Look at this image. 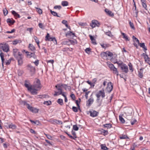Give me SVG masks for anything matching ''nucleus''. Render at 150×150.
<instances>
[{
	"mask_svg": "<svg viewBox=\"0 0 150 150\" xmlns=\"http://www.w3.org/2000/svg\"><path fill=\"white\" fill-rule=\"evenodd\" d=\"M121 69L122 70L126 73L127 72L128 69L127 66L125 64H123L121 66Z\"/></svg>",
	"mask_w": 150,
	"mask_h": 150,
	"instance_id": "9b49d317",
	"label": "nucleus"
},
{
	"mask_svg": "<svg viewBox=\"0 0 150 150\" xmlns=\"http://www.w3.org/2000/svg\"><path fill=\"white\" fill-rule=\"evenodd\" d=\"M100 24L98 21L96 20H93L92 21L91 23L90 24V25L92 28H94L96 26L99 27Z\"/></svg>",
	"mask_w": 150,
	"mask_h": 150,
	"instance_id": "6e6552de",
	"label": "nucleus"
},
{
	"mask_svg": "<svg viewBox=\"0 0 150 150\" xmlns=\"http://www.w3.org/2000/svg\"><path fill=\"white\" fill-rule=\"evenodd\" d=\"M36 9V11L40 14H42V10L40 8L37 7H35Z\"/></svg>",
	"mask_w": 150,
	"mask_h": 150,
	"instance_id": "2f4dec72",
	"label": "nucleus"
},
{
	"mask_svg": "<svg viewBox=\"0 0 150 150\" xmlns=\"http://www.w3.org/2000/svg\"><path fill=\"white\" fill-rule=\"evenodd\" d=\"M55 87L57 88L58 91H62V87L65 88V89H66L67 88L69 89H70V86H68L66 84H59L55 86Z\"/></svg>",
	"mask_w": 150,
	"mask_h": 150,
	"instance_id": "20e7f679",
	"label": "nucleus"
},
{
	"mask_svg": "<svg viewBox=\"0 0 150 150\" xmlns=\"http://www.w3.org/2000/svg\"><path fill=\"white\" fill-rule=\"evenodd\" d=\"M5 124L8 125V126H7V125H5L6 127L7 128H9L14 129H15L16 128V126L15 125L13 124L12 123H11L10 125H8V123H6Z\"/></svg>",
	"mask_w": 150,
	"mask_h": 150,
	"instance_id": "f8f14e48",
	"label": "nucleus"
},
{
	"mask_svg": "<svg viewBox=\"0 0 150 150\" xmlns=\"http://www.w3.org/2000/svg\"><path fill=\"white\" fill-rule=\"evenodd\" d=\"M33 30V28H27V31H29L30 33H31V32H32V31Z\"/></svg>",
	"mask_w": 150,
	"mask_h": 150,
	"instance_id": "774afa93",
	"label": "nucleus"
},
{
	"mask_svg": "<svg viewBox=\"0 0 150 150\" xmlns=\"http://www.w3.org/2000/svg\"><path fill=\"white\" fill-rule=\"evenodd\" d=\"M106 55H107V57H111L113 56V54L112 53L110 52L109 51H106Z\"/></svg>",
	"mask_w": 150,
	"mask_h": 150,
	"instance_id": "393cba45",
	"label": "nucleus"
},
{
	"mask_svg": "<svg viewBox=\"0 0 150 150\" xmlns=\"http://www.w3.org/2000/svg\"><path fill=\"white\" fill-rule=\"evenodd\" d=\"M90 39L91 40L92 43L94 45H96L97 43L96 41L94 39V37L92 35H89Z\"/></svg>",
	"mask_w": 150,
	"mask_h": 150,
	"instance_id": "f3484780",
	"label": "nucleus"
},
{
	"mask_svg": "<svg viewBox=\"0 0 150 150\" xmlns=\"http://www.w3.org/2000/svg\"><path fill=\"white\" fill-rule=\"evenodd\" d=\"M53 121L54 124L56 123L57 124H62V122L59 120H53Z\"/></svg>",
	"mask_w": 150,
	"mask_h": 150,
	"instance_id": "aec40b11",
	"label": "nucleus"
},
{
	"mask_svg": "<svg viewBox=\"0 0 150 150\" xmlns=\"http://www.w3.org/2000/svg\"><path fill=\"white\" fill-rule=\"evenodd\" d=\"M121 34L123 36V38L125 39L126 41L129 40L128 37L126 35V34H125V33H121Z\"/></svg>",
	"mask_w": 150,
	"mask_h": 150,
	"instance_id": "473e14b6",
	"label": "nucleus"
},
{
	"mask_svg": "<svg viewBox=\"0 0 150 150\" xmlns=\"http://www.w3.org/2000/svg\"><path fill=\"white\" fill-rule=\"evenodd\" d=\"M13 55L18 61V65L21 66L23 64V56L17 49H14L13 50Z\"/></svg>",
	"mask_w": 150,
	"mask_h": 150,
	"instance_id": "f03ea898",
	"label": "nucleus"
},
{
	"mask_svg": "<svg viewBox=\"0 0 150 150\" xmlns=\"http://www.w3.org/2000/svg\"><path fill=\"white\" fill-rule=\"evenodd\" d=\"M66 36H72L73 37H74L75 36V34L72 33L71 32H68L66 34Z\"/></svg>",
	"mask_w": 150,
	"mask_h": 150,
	"instance_id": "cd10ccee",
	"label": "nucleus"
},
{
	"mask_svg": "<svg viewBox=\"0 0 150 150\" xmlns=\"http://www.w3.org/2000/svg\"><path fill=\"white\" fill-rule=\"evenodd\" d=\"M119 120L120 122L122 123H124L125 122V120H124V118L122 117V116L121 115H119Z\"/></svg>",
	"mask_w": 150,
	"mask_h": 150,
	"instance_id": "c9c22d12",
	"label": "nucleus"
},
{
	"mask_svg": "<svg viewBox=\"0 0 150 150\" xmlns=\"http://www.w3.org/2000/svg\"><path fill=\"white\" fill-rule=\"evenodd\" d=\"M72 109L74 112H77L78 111V109L76 107L73 106L72 107Z\"/></svg>",
	"mask_w": 150,
	"mask_h": 150,
	"instance_id": "6e6d98bb",
	"label": "nucleus"
},
{
	"mask_svg": "<svg viewBox=\"0 0 150 150\" xmlns=\"http://www.w3.org/2000/svg\"><path fill=\"white\" fill-rule=\"evenodd\" d=\"M120 138L121 139H125L126 138H128V137L126 135H123L120 136Z\"/></svg>",
	"mask_w": 150,
	"mask_h": 150,
	"instance_id": "8fccbe9b",
	"label": "nucleus"
},
{
	"mask_svg": "<svg viewBox=\"0 0 150 150\" xmlns=\"http://www.w3.org/2000/svg\"><path fill=\"white\" fill-rule=\"evenodd\" d=\"M141 1L142 2V4L143 7L145 8V9H146V5L145 3V0H141Z\"/></svg>",
	"mask_w": 150,
	"mask_h": 150,
	"instance_id": "a878e982",
	"label": "nucleus"
},
{
	"mask_svg": "<svg viewBox=\"0 0 150 150\" xmlns=\"http://www.w3.org/2000/svg\"><path fill=\"white\" fill-rule=\"evenodd\" d=\"M3 12L4 16L6 15L8 13V11L6 9H4L3 10Z\"/></svg>",
	"mask_w": 150,
	"mask_h": 150,
	"instance_id": "c03bdc74",
	"label": "nucleus"
},
{
	"mask_svg": "<svg viewBox=\"0 0 150 150\" xmlns=\"http://www.w3.org/2000/svg\"><path fill=\"white\" fill-rule=\"evenodd\" d=\"M57 102L58 103L61 105H63V100L62 99H61L60 98L57 101Z\"/></svg>",
	"mask_w": 150,
	"mask_h": 150,
	"instance_id": "f704fd0d",
	"label": "nucleus"
},
{
	"mask_svg": "<svg viewBox=\"0 0 150 150\" xmlns=\"http://www.w3.org/2000/svg\"><path fill=\"white\" fill-rule=\"evenodd\" d=\"M30 132L34 134H37V133L35 131H34L32 129H30Z\"/></svg>",
	"mask_w": 150,
	"mask_h": 150,
	"instance_id": "338daca9",
	"label": "nucleus"
},
{
	"mask_svg": "<svg viewBox=\"0 0 150 150\" xmlns=\"http://www.w3.org/2000/svg\"><path fill=\"white\" fill-rule=\"evenodd\" d=\"M138 76L139 77H140L141 78H142L143 76V73L140 72H139Z\"/></svg>",
	"mask_w": 150,
	"mask_h": 150,
	"instance_id": "69168bd1",
	"label": "nucleus"
},
{
	"mask_svg": "<svg viewBox=\"0 0 150 150\" xmlns=\"http://www.w3.org/2000/svg\"><path fill=\"white\" fill-rule=\"evenodd\" d=\"M28 47L29 49L31 51H34L35 50V47L33 45L30 44L29 45Z\"/></svg>",
	"mask_w": 150,
	"mask_h": 150,
	"instance_id": "dca6fc26",
	"label": "nucleus"
},
{
	"mask_svg": "<svg viewBox=\"0 0 150 150\" xmlns=\"http://www.w3.org/2000/svg\"><path fill=\"white\" fill-rule=\"evenodd\" d=\"M61 4L63 6H67L68 5V3L67 1H62Z\"/></svg>",
	"mask_w": 150,
	"mask_h": 150,
	"instance_id": "c85d7f7f",
	"label": "nucleus"
},
{
	"mask_svg": "<svg viewBox=\"0 0 150 150\" xmlns=\"http://www.w3.org/2000/svg\"><path fill=\"white\" fill-rule=\"evenodd\" d=\"M105 11L108 15L110 16H113V13H112L111 11H109L108 9H106L105 10Z\"/></svg>",
	"mask_w": 150,
	"mask_h": 150,
	"instance_id": "a211bd4d",
	"label": "nucleus"
},
{
	"mask_svg": "<svg viewBox=\"0 0 150 150\" xmlns=\"http://www.w3.org/2000/svg\"><path fill=\"white\" fill-rule=\"evenodd\" d=\"M0 56L1 57L2 62V65L3 66V64L4 63V54L2 52H1L0 54Z\"/></svg>",
	"mask_w": 150,
	"mask_h": 150,
	"instance_id": "412c9836",
	"label": "nucleus"
},
{
	"mask_svg": "<svg viewBox=\"0 0 150 150\" xmlns=\"http://www.w3.org/2000/svg\"><path fill=\"white\" fill-rule=\"evenodd\" d=\"M108 67L110 69V70H111L113 68V67H115L114 65L112 64H108Z\"/></svg>",
	"mask_w": 150,
	"mask_h": 150,
	"instance_id": "49530a36",
	"label": "nucleus"
},
{
	"mask_svg": "<svg viewBox=\"0 0 150 150\" xmlns=\"http://www.w3.org/2000/svg\"><path fill=\"white\" fill-rule=\"evenodd\" d=\"M105 34L110 37H112L113 36L111 34V33L110 31L106 32L105 33Z\"/></svg>",
	"mask_w": 150,
	"mask_h": 150,
	"instance_id": "09e8293b",
	"label": "nucleus"
},
{
	"mask_svg": "<svg viewBox=\"0 0 150 150\" xmlns=\"http://www.w3.org/2000/svg\"><path fill=\"white\" fill-rule=\"evenodd\" d=\"M97 97L100 98V96L102 98H104L105 96V93L104 90L99 91L96 94Z\"/></svg>",
	"mask_w": 150,
	"mask_h": 150,
	"instance_id": "0eeeda50",
	"label": "nucleus"
},
{
	"mask_svg": "<svg viewBox=\"0 0 150 150\" xmlns=\"http://www.w3.org/2000/svg\"><path fill=\"white\" fill-rule=\"evenodd\" d=\"M125 113L127 115V119H128V118L127 117V116H129V115H131V114H132V110H129V112H127Z\"/></svg>",
	"mask_w": 150,
	"mask_h": 150,
	"instance_id": "37998d69",
	"label": "nucleus"
},
{
	"mask_svg": "<svg viewBox=\"0 0 150 150\" xmlns=\"http://www.w3.org/2000/svg\"><path fill=\"white\" fill-rule=\"evenodd\" d=\"M115 63H116L117 64L119 65H122V64L123 62L121 61H116Z\"/></svg>",
	"mask_w": 150,
	"mask_h": 150,
	"instance_id": "3c124183",
	"label": "nucleus"
},
{
	"mask_svg": "<svg viewBox=\"0 0 150 150\" xmlns=\"http://www.w3.org/2000/svg\"><path fill=\"white\" fill-rule=\"evenodd\" d=\"M21 41L20 40H16L13 41V45H16L18 43H21Z\"/></svg>",
	"mask_w": 150,
	"mask_h": 150,
	"instance_id": "4be33fe9",
	"label": "nucleus"
},
{
	"mask_svg": "<svg viewBox=\"0 0 150 150\" xmlns=\"http://www.w3.org/2000/svg\"><path fill=\"white\" fill-rule=\"evenodd\" d=\"M113 88V85L111 82H110L107 83V87L106 88L105 90L108 93H110L112 90Z\"/></svg>",
	"mask_w": 150,
	"mask_h": 150,
	"instance_id": "423d86ee",
	"label": "nucleus"
},
{
	"mask_svg": "<svg viewBox=\"0 0 150 150\" xmlns=\"http://www.w3.org/2000/svg\"><path fill=\"white\" fill-rule=\"evenodd\" d=\"M34 38L35 42H36V43L38 45V46H39V40L38 38L36 36H34Z\"/></svg>",
	"mask_w": 150,
	"mask_h": 150,
	"instance_id": "e433bc0d",
	"label": "nucleus"
},
{
	"mask_svg": "<svg viewBox=\"0 0 150 150\" xmlns=\"http://www.w3.org/2000/svg\"><path fill=\"white\" fill-rule=\"evenodd\" d=\"M139 45H140V46L141 47H142V48H143L145 51H146L147 50V48H146V47L144 43H140Z\"/></svg>",
	"mask_w": 150,
	"mask_h": 150,
	"instance_id": "72a5a7b5",
	"label": "nucleus"
},
{
	"mask_svg": "<svg viewBox=\"0 0 150 150\" xmlns=\"http://www.w3.org/2000/svg\"><path fill=\"white\" fill-rule=\"evenodd\" d=\"M73 129L75 131H77L79 129V128L76 125H74L73 126Z\"/></svg>",
	"mask_w": 150,
	"mask_h": 150,
	"instance_id": "603ef678",
	"label": "nucleus"
},
{
	"mask_svg": "<svg viewBox=\"0 0 150 150\" xmlns=\"http://www.w3.org/2000/svg\"><path fill=\"white\" fill-rule=\"evenodd\" d=\"M12 14L15 17H16L17 18H19L20 17V16L15 11H12Z\"/></svg>",
	"mask_w": 150,
	"mask_h": 150,
	"instance_id": "bb28decb",
	"label": "nucleus"
},
{
	"mask_svg": "<svg viewBox=\"0 0 150 150\" xmlns=\"http://www.w3.org/2000/svg\"><path fill=\"white\" fill-rule=\"evenodd\" d=\"M11 61V60L10 59H8V60H7L6 62H5L6 64L7 65H9Z\"/></svg>",
	"mask_w": 150,
	"mask_h": 150,
	"instance_id": "13d9d810",
	"label": "nucleus"
},
{
	"mask_svg": "<svg viewBox=\"0 0 150 150\" xmlns=\"http://www.w3.org/2000/svg\"><path fill=\"white\" fill-rule=\"evenodd\" d=\"M52 12V15H53L54 16H57L58 17H59L58 16L57 13L56 12L53 11V12Z\"/></svg>",
	"mask_w": 150,
	"mask_h": 150,
	"instance_id": "e2e57ef3",
	"label": "nucleus"
},
{
	"mask_svg": "<svg viewBox=\"0 0 150 150\" xmlns=\"http://www.w3.org/2000/svg\"><path fill=\"white\" fill-rule=\"evenodd\" d=\"M111 70L113 71V73L116 74L117 76L118 75V72L117 70V69L115 67Z\"/></svg>",
	"mask_w": 150,
	"mask_h": 150,
	"instance_id": "6ab92c4d",
	"label": "nucleus"
},
{
	"mask_svg": "<svg viewBox=\"0 0 150 150\" xmlns=\"http://www.w3.org/2000/svg\"><path fill=\"white\" fill-rule=\"evenodd\" d=\"M144 58L145 59V61L146 62L149 59V58L147 55L144 57Z\"/></svg>",
	"mask_w": 150,
	"mask_h": 150,
	"instance_id": "680f3d73",
	"label": "nucleus"
},
{
	"mask_svg": "<svg viewBox=\"0 0 150 150\" xmlns=\"http://www.w3.org/2000/svg\"><path fill=\"white\" fill-rule=\"evenodd\" d=\"M50 38H51L50 37L49 34L48 33H47L46 37H45V39L46 40H48L49 41V39H50Z\"/></svg>",
	"mask_w": 150,
	"mask_h": 150,
	"instance_id": "bf43d9fd",
	"label": "nucleus"
},
{
	"mask_svg": "<svg viewBox=\"0 0 150 150\" xmlns=\"http://www.w3.org/2000/svg\"><path fill=\"white\" fill-rule=\"evenodd\" d=\"M129 23L132 29H134V25L133 23H132L131 21H130L129 22Z\"/></svg>",
	"mask_w": 150,
	"mask_h": 150,
	"instance_id": "4d7b16f0",
	"label": "nucleus"
},
{
	"mask_svg": "<svg viewBox=\"0 0 150 150\" xmlns=\"http://www.w3.org/2000/svg\"><path fill=\"white\" fill-rule=\"evenodd\" d=\"M6 21L9 24V25H13L15 22V21L12 18H8L7 19Z\"/></svg>",
	"mask_w": 150,
	"mask_h": 150,
	"instance_id": "4468645a",
	"label": "nucleus"
},
{
	"mask_svg": "<svg viewBox=\"0 0 150 150\" xmlns=\"http://www.w3.org/2000/svg\"><path fill=\"white\" fill-rule=\"evenodd\" d=\"M90 116L92 117H96L97 116L98 114V112L94 110H92L90 111Z\"/></svg>",
	"mask_w": 150,
	"mask_h": 150,
	"instance_id": "9d476101",
	"label": "nucleus"
},
{
	"mask_svg": "<svg viewBox=\"0 0 150 150\" xmlns=\"http://www.w3.org/2000/svg\"><path fill=\"white\" fill-rule=\"evenodd\" d=\"M103 126L105 127H107V129L110 128L112 127V125L110 123L106 124L103 125Z\"/></svg>",
	"mask_w": 150,
	"mask_h": 150,
	"instance_id": "7c9ffc66",
	"label": "nucleus"
},
{
	"mask_svg": "<svg viewBox=\"0 0 150 150\" xmlns=\"http://www.w3.org/2000/svg\"><path fill=\"white\" fill-rule=\"evenodd\" d=\"M62 23L65 25L67 27L69 28L70 30H71L70 27L67 24V21L64 20L62 21Z\"/></svg>",
	"mask_w": 150,
	"mask_h": 150,
	"instance_id": "5701e85b",
	"label": "nucleus"
},
{
	"mask_svg": "<svg viewBox=\"0 0 150 150\" xmlns=\"http://www.w3.org/2000/svg\"><path fill=\"white\" fill-rule=\"evenodd\" d=\"M100 55L102 58L107 59L106 52L102 53Z\"/></svg>",
	"mask_w": 150,
	"mask_h": 150,
	"instance_id": "b1692460",
	"label": "nucleus"
},
{
	"mask_svg": "<svg viewBox=\"0 0 150 150\" xmlns=\"http://www.w3.org/2000/svg\"><path fill=\"white\" fill-rule=\"evenodd\" d=\"M129 69L130 70H131L132 71L133 70L132 68V64L131 63H129Z\"/></svg>",
	"mask_w": 150,
	"mask_h": 150,
	"instance_id": "0e129e2a",
	"label": "nucleus"
},
{
	"mask_svg": "<svg viewBox=\"0 0 150 150\" xmlns=\"http://www.w3.org/2000/svg\"><path fill=\"white\" fill-rule=\"evenodd\" d=\"M43 103H44V104L45 105H50L51 103V101L49 100V101H45Z\"/></svg>",
	"mask_w": 150,
	"mask_h": 150,
	"instance_id": "58836bf2",
	"label": "nucleus"
},
{
	"mask_svg": "<svg viewBox=\"0 0 150 150\" xmlns=\"http://www.w3.org/2000/svg\"><path fill=\"white\" fill-rule=\"evenodd\" d=\"M1 49L5 52H7L9 50V46L8 44H5L1 47Z\"/></svg>",
	"mask_w": 150,
	"mask_h": 150,
	"instance_id": "1a4fd4ad",
	"label": "nucleus"
},
{
	"mask_svg": "<svg viewBox=\"0 0 150 150\" xmlns=\"http://www.w3.org/2000/svg\"><path fill=\"white\" fill-rule=\"evenodd\" d=\"M49 41H53L55 43L57 44V40L55 38H50L49 39Z\"/></svg>",
	"mask_w": 150,
	"mask_h": 150,
	"instance_id": "79ce46f5",
	"label": "nucleus"
},
{
	"mask_svg": "<svg viewBox=\"0 0 150 150\" xmlns=\"http://www.w3.org/2000/svg\"><path fill=\"white\" fill-rule=\"evenodd\" d=\"M62 91H54L55 93L54 95V96H57L61 94L62 93Z\"/></svg>",
	"mask_w": 150,
	"mask_h": 150,
	"instance_id": "c756f323",
	"label": "nucleus"
},
{
	"mask_svg": "<svg viewBox=\"0 0 150 150\" xmlns=\"http://www.w3.org/2000/svg\"><path fill=\"white\" fill-rule=\"evenodd\" d=\"M23 52H25L26 54V56L28 58H33L34 59H36L37 58L36 55L34 53H31L29 52L28 51H26L24 50L22 51Z\"/></svg>",
	"mask_w": 150,
	"mask_h": 150,
	"instance_id": "39448f33",
	"label": "nucleus"
},
{
	"mask_svg": "<svg viewBox=\"0 0 150 150\" xmlns=\"http://www.w3.org/2000/svg\"><path fill=\"white\" fill-rule=\"evenodd\" d=\"M97 99L96 101L98 103V106H100L101 104V102L100 101V98L97 97Z\"/></svg>",
	"mask_w": 150,
	"mask_h": 150,
	"instance_id": "de8ad7c7",
	"label": "nucleus"
},
{
	"mask_svg": "<svg viewBox=\"0 0 150 150\" xmlns=\"http://www.w3.org/2000/svg\"><path fill=\"white\" fill-rule=\"evenodd\" d=\"M38 26L40 28L42 29H44V26L43 25L42 23H39L38 24Z\"/></svg>",
	"mask_w": 150,
	"mask_h": 150,
	"instance_id": "864d4df0",
	"label": "nucleus"
},
{
	"mask_svg": "<svg viewBox=\"0 0 150 150\" xmlns=\"http://www.w3.org/2000/svg\"><path fill=\"white\" fill-rule=\"evenodd\" d=\"M132 38L134 41H136L138 44H139V41L138 39L135 37L134 36H132Z\"/></svg>",
	"mask_w": 150,
	"mask_h": 150,
	"instance_id": "ea45409f",
	"label": "nucleus"
},
{
	"mask_svg": "<svg viewBox=\"0 0 150 150\" xmlns=\"http://www.w3.org/2000/svg\"><path fill=\"white\" fill-rule=\"evenodd\" d=\"M20 103L21 105L26 106L27 108L33 112L37 113L38 112V109L30 106L29 104L27 103L24 101H20Z\"/></svg>",
	"mask_w": 150,
	"mask_h": 150,
	"instance_id": "7ed1b4c3",
	"label": "nucleus"
},
{
	"mask_svg": "<svg viewBox=\"0 0 150 150\" xmlns=\"http://www.w3.org/2000/svg\"><path fill=\"white\" fill-rule=\"evenodd\" d=\"M101 148L102 149L106 150L108 149V148L107 147L105 146V145L104 144H101Z\"/></svg>",
	"mask_w": 150,
	"mask_h": 150,
	"instance_id": "a19ab883",
	"label": "nucleus"
},
{
	"mask_svg": "<svg viewBox=\"0 0 150 150\" xmlns=\"http://www.w3.org/2000/svg\"><path fill=\"white\" fill-rule=\"evenodd\" d=\"M69 42L72 45H74L77 43V41L76 40H69Z\"/></svg>",
	"mask_w": 150,
	"mask_h": 150,
	"instance_id": "4c0bfd02",
	"label": "nucleus"
},
{
	"mask_svg": "<svg viewBox=\"0 0 150 150\" xmlns=\"http://www.w3.org/2000/svg\"><path fill=\"white\" fill-rule=\"evenodd\" d=\"M25 85L33 95L37 94V91L40 90L41 88L40 81L38 79L35 80L33 85L29 86L27 83H25Z\"/></svg>",
	"mask_w": 150,
	"mask_h": 150,
	"instance_id": "f257e3e1",
	"label": "nucleus"
},
{
	"mask_svg": "<svg viewBox=\"0 0 150 150\" xmlns=\"http://www.w3.org/2000/svg\"><path fill=\"white\" fill-rule=\"evenodd\" d=\"M94 101L93 99L92 98H90L86 102L87 106H90L93 103Z\"/></svg>",
	"mask_w": 150,
	"mask_h": 150,
	"instance_id": "ddd939ff",
	"label": "nucleus"
},
{
	"mask_svg": "<svg viewBox=\"0 0 150 150\" xmlns=\"http://www.w3.org/2000/svg\"><path fill=\"white\" fill-rule=\"evenodd\" d=\"M85 51L86 53L89 54L91 52V49L89 48H87L85 50Z\"/></svg>",
	"mask_w": 150,
	"mask_h": 150,
	"instance_id": "a18cd8bd",
	"label": "nucleus"
},
{
	"mask_svg": "<svg viewBox=\"0 0 150 150\" xmlns=\"http://www.w3.org/2000/svg\"><path fill=\"white\" fill-rule=\"evenodd\" d=\"M62 8V7L60 6H55L54 7V8L55 9H60Z\"/></svg>",
	"mask_w": 150,
	"mask_h": 150,
	"instance_id": "052dcab7",
	"label": "nucleus"
},
{
	"mask_svg": "<svg viewBox=\"0 0 150 150\" xmlns=\"http://www.w3.org/2000/svg\"><path fill=\"white\" fill-rule=\"evenodd\" d=\"M28 69L30 70V71L32 72H34L35 71V69L34 67L32 66L30 64H29L28 65Z\"/></svg>",
	"mask_w": 150,
	"mask_h": 150,
	"instance_id": "2eb2a0df",
	"label": "nucleus"
},
{
	"mask_svg": "<svg viewBox=\"0 0 150 150\" xmlns=\"http://www.w3.org/2000/svg\"><path fill=\"white\" fill-rule=\"evenodd\" d=\"M79 25L82 26H84L86 25L87 24L86 23H83L80 22L79 23Z\"/></svg>",
	"mask_w": 150,
	"mask_h": 150,
	"instance_id": "5fc2aeb1",
	"label": "nucleus"
}]
</instances>
